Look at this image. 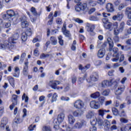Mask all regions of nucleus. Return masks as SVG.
Here are the masks:
<instances>
[{
    "instance_id": "nucleus-1",
    "label": "nucleus",
    "mask_w": 131,
    "mask_h": 131,
    "mask_svg": "<svg viewBox=\"0 0 131 131\" xmlns=\"http://www.w3.org/2000/svg\"><path fill=\"white\" fill-rule=\"evenodd\" d=\"M102 23H103V26L105 29H107L110 30V31H112L115 30V28H117L118 26V23L115 22L112 23L109 21V19L108 18H102Z\"/></svg>"
},
{
    "instance_id": "nucleus-2",
    "label": "nucleus",
    "mask_w": 131,
    "mask_h": 131,
    "mask_svg": "<svg viewBox=\"0 0 131 131\" xmlns=\"http://www.w3.org/2000/svg\"><path fill=\"white\" fill-rule=\"evenodd\" d=\"M19 39V34H14L12 37L9 38L6 47L9 49V50H13L16 48V43H17V40Z\"/></svg>"
},
{
    "instance_id": "nucleus-3",
    "label": "nucleus",
    "mask_w": 131,
    "mask_h": 131,
    "mask_svg": "<svg viewBox=\"0 0 131 131\" xmlns=\"http://www.w3.org/2000/svg\"><path fill=\"white\" fill-rule=\"evenodd\" d=\"M7 14L3 15V18L5 20H8L9 21H13V17L18 16V13L15 12L13 10H8L6 12Z\"/></svg>"
},
{
    "instance_id": "nucleus-4",
    "label": "nucleus",
    "mask_w": 131,
    "mask_h": 131,
    "mask_svg": "<svg viewBox=\"0 0 131 131\" xmlns=\"http://www.w3.org/2000/svg\"><path fill=\"white\" fill-rule=\"evenodd\" d=\"M107 41L108 42V43L109 45V51L110 52H113L114 53V55H119L118 53V48H113V47H114V44L113 43V40L111 39V38L108 37L107 39Z\"/></svg>"
},
{
    "instance_id": "nucleus-5",
    "label": "nucleus",
    "mask_w": 131,
    "mask_h": 131,
    "mask_svg": "<svg viewBox=\"0 0 131 131\" xmlns=\"http://www.w3.org/2000/svg\"><path fill=\"white\" fill-rule=\"evenodd\" d=\"M74 106L76 109H78L82 111H85V107H84V102L80 100H76L74 103Z\"/></svg>"
},
{
    "instance_id": "nucleus-6",
    "label": "nucleus",
    "mask_w": 131,
    "mask_h": 131,
    "mask_svg": "<svg viewBox=\"0 0 131 131\" xmlns=\"http://www.w3.org/2000/svg\"><path fill=\"white\" fill-rule=\"evenodd\" d=\"M125 27V23L124 21H122L120 23L119 28L118 27L116 28H115V30H114V35H118L119 33L122 32L123 30H124V28Z\"/></svg>"
},
{
    "instance_id": "nucleus-7",
    "label": "nucleus",
    "mask_w": 131,
    "mask_h": 131,
    "mask_svg": "<svg viewBox=\"0 0 131 131\" xmlns=\"http://www.w3.org/2000/svg\"><path fill=\"white\" fill-rule=\"evenodd\" d=\"M87 82L91 83V82H95L99 80V74L98 73L95 72L92 73L90 76V78L87 79Z\"/></svg>"
},
{
    "instance_id": "nucleus-8",
    "label": "nucleus",
    "mask_w": 131,
    "mask_h": 131,
    "mask_svg": "<svg viewBox=\"0 0 131 131\" xmlns=\"http://www.w3.org/2000/svg\"><path fill=\"white\" fill-rule=\"evenodd\" d=\"M60 83L61 82L58 80H51L49 82V85L53 90H60V88L57 86L58 84H60Z\"/></svg>"
},
{
    "instance_id": "nucleus-9",
    "label": "nucleus",
    "mask_w": 131,
    "mask_h": 131,
    "mask_svg": "<svg viewBox=\"0 0 131 131\" xmlns=\"http://www.w3.org/2000/svg\"><path fill=\"white\" fill-rule=\"evenodd\" d=\"M114 83V79H112L108 80H103L101 83V88H107L108 86H111Z\"/></svg>"
},
{
    "instance_id": "nucleus-10",
    "label": "nucleus",
    "mask_w": 131,
    "mask_h": 131,
    "mask_svg": "<svg viewBox=\"0 0 131 131\" xmlns=\"http://www.w3.org/2000/svg\"><path fill=\"white\" fill-rule=\"evenodd\" d=\"M86 7H88L86 3H84L83 4H77L75 7V11L77 12H80V11H84L85 9H86Z\"/></svg>"
},
{
    "instance_id": "nucleus-11",
    "label": "nucleus",
    "mask_w": 131,
    "mask_h": 131,
    "mask_svg": "<svg viewBox=\"0 0 131 131\" xmlns=\"http://www.w3.org/2000/svg\"><path fill=\"white\" fill-rule=\"evenodd\" d=\"M124 90H125V88H124V86H119L116 89L115 94L117 96V99H120L119 96L124 92Z\"/></svg>"
},
{
    "instance_id": "nucleus-12",
    "label": "nucleus",
    "mask_w": 131,
    "mask_h": 131,
    "mask_svg": "<svg viewBox=\"0 0 131 131\" xmlns=\"http://www.w3.org/2000/svg\"><path fill=\"white\" fill-rule=\"evenodd\" d=\"M18 96L16 95H12V104L10 105L9 108L10 110H13V109L15 107V106L17 104V99Z\"/></svg>"
},
{
    "instance_id": "nucleus-13",
    "label": "nucleus",
    "mask_w": 131,
    "mask_h": 131,
    "mask_svg": "<svg viewBox=\"0 0 131 131\" xmlns=\"http://www.w3.org/2000/svg\"><path fill=\"white\" fill-rule=\"evenodd\" d=\"M90 107L92 108V109H100V107H101V105L99 103V102L96 100H93L90 102Z\"/></svg>"
},
{
    "instance_id": "nucleus-14",
    "label": "nucleus",
    "mask_w": 131,
    "mask_h": 131,
    "mask_svg": "<svg viewBox=\"0 0 131 131\" xmlns=\"http://www.w3.org/2000/svg\"><path fill=\"white\" fill-rule=\"evenodd\" d=\"M90 122L92 125H96L97 123L99 126H102L104 124V121L100 118L96 119V120L90 121Z\"/></svg>"
},
{
    "instance_id": "nucleus-15",
    "label": "nucleus",
    "mask_w": 131,
    "mask_h": 131,
    "mask_svg": "<svg viewBox=\"0 0 131 131\" xmlns=\"http://www.w3.org/2000/svg\"><path fill=\"white\" fill-rule=\"evenodd\" d=\"M21 27L23 28H27L29 26V23L26 20V17L25 16L21 17Z\"/></svg>"
},
{
    "instance_id": "nucleus-16",
    "label": "nucleus",
    "mask_w": 131,
    "mask_h": 131,
    "mask_svg": "<svg viewBox=\"0 0 131 131\" xmlns=\"http://www.w3.org/2000/svg\"><path fill=\"white\" fill-rule=\"evenodd\" d=\"M123 18V14L119 13L117 15L113 16V20H117V21H121L122 18Z\"/></svg>"
},
{
    "instance_id": "nucleus-17",
    "label": "nucleus",
    "mask_w": 131,
    "mask_h": 131,
    "mask_svg": "<svg viewBox=\"0 0 131 131\" xmlns=\"http://www.w3.org/2000/svg\"><path fill=\"white\" fill-rule=\"evenodd\" d=\"M106 11L107 12H109L110 13H112L114 12V7H113V4L111 3H107L106 5Z\"/></svg>"
},
{
    "instance_id": "nucleus-18",
    "label": "nucleus",
    "mask_w": 131,
    "mask_h": 131,
    "mask_svg": "<svg viewBox=\"0 0 131 131\" xmlns=\"http://www.w3.org/2000/svg\"><path fill=\"white\" fill-rule=\"evenodd\" d=\"M83 113H84V111H81V110H78L74 111L73 113V114L74 116H75V117H78L79 116H81Z\"/></svg>"
},
{
    "instance_id": "nucleus-19",
    "label": "nucleus",
    "mask_w": 131,
    "mask_h": 131,
    "mask_svg": "<svg viewBox=\"0 0 131 131\" xmlns=\"http://www.w3.org/2000/svg\"><path fill=\"white\" fill-rule=\"evenodd\" d=\"M62 32L66 37H68L69 39H72L71 33H70V31L67 30V29H63Z\"/></svg>"
},
{
    "instance_id": "nucleus-20",
    "label": "nucleus",
    "mask_w": 131,
    "mask_h": 131,
    "mask_svg": "<svg viewBox=\"0 0 131 131\" xmlns=\"http://www.w3.org/2000/svg\"><path fill=\"white\" fill-rule=\"evenodd\" d=\"M83 126V121H78L74 125L75 128H81Z\"/></svg>"
},
{
    "instance_id": "nucleus-21",
    "label": "nucleus",
    "mask_w": 131,
    "mask_h": 131,
    "mask_svg": "<svg viewBox=\"0 0 131 131\" xmlns=\"http://www.w3.org/2000/svg\"><path fill=\"white\" fill-rule=\"evenodd\" d=\"M101 96V93L99 92H96L94 93H92L91 94L90 97L92 98V99H98L99 97Z\"/></svg>"
},
{
    "instance_id": "nucleus-22",
    "label": "nucleus",
    "mask_w": 131,
    "mask_h": 131,
    "mask_svg": "<svg viewBox=\"0 0 131 131\" xmlns=\"http://www.w3.org/2000/svg\"><path fill=\"white\" fill-rule=\"evenodd\" d=\"M103 125L106 130H108L109 129H110V122H109L108 120H105L104 121Z\"/></svg>"
},
{
    "instance_id": "nucleus-23",
    "label": "nucleus",
    "mask_w": 131,
    "mask_h": 131,
    "mask_svg": "<svg viewBox=\"0 0 131 131\" xmlns=\"http://www.w3.org/2000/svg\"><path fill=\"white\" fill-rule=\"evenodd\" d=\"M106 101V97H104V96H100L98 98V103L99 104V105H104V104H105V102Z\"/></svg>"
},
{
    "instance_id": "nucleus-24",
    "label": "nucleus",
    "mask_w": 131,
    "mask_h": 131,
    "mask_svg": "<svg viewBox=\"0 0 131 131\" xmlns=\"http://www.w3.org/2000/svg\"><path fill=\"white\" fill-rule=\"evenodd\" d=\"M97 56L98 58H103L105 56V50L102 49L98 51Z\"/></svg>"
},
{
    "instance_id": "nucleus-25",
    "label": "nucleus",
    "mask_w": 131,
    "mask_h": 131,
    "mask_svg": "<svg viewBox=\"0 0 131 131\" xmlns=\"http://www.w3.org/2000/svg\"><path fill=\"white\" fill-rule=\"evenodd\" d=\"M19 75H20V69H19V67H16L14 69V73L13 74V76L14 77H19Z\"/></svg>"
},
{
    "instance_id": "nucleus-26",
    "label": "nucleus",
    "mask_w": 131,
    "mask_h": 131,
    "mask_svg": "<svg viewBox=\"0 0 131 131\" xmlns=\"http://www.w3.org/2000/svg\"><path fill=\"white\" fill-rule=\"evenodd\" d=\"M64 118H65V114L64 113H60L58 115L57 119L59 122H63Z\"/></svg>"
},
{
    "instance_id": "nucleus-27",
    "label": "nucleus",
    "mask_w": 131,
    "mask_h": 131,
    "mask_svg": "<svg viewBox=\"0 0 131 131\" xmlns=\"http://www.w3.org/2000/svg\"><path fill=\"white\" fill-rule=\"evenodd\" d=\"M125 14L127 15V18L131 19V8L127 7L125 11Z\"/></svg>"
},
{
    "instance_id": "nucleus-28",
    "label": "nucleus",
    "mask_w": 131,
    "mask_h": 131,
    "mask_svg": "<svg viewBox=\"0 0 131 131\" xmlns=\"http://www.w3.org/2000/svg\"><path fill=\"white\" fill-rule=\"evenodd\" d=\"M68 120L70 124H73L75 122V119L74 117L72 115H70L68 116Z\"/></svg>"
},
{
    "instance_id": "nucleus-29",
    "label": "nucleus",
    "mask_w": 131,
    "mask_h": 131,
    "mask_svg": "<svg viewBox=\"0 0 131 131\" xmlns=\"http://www.w3.org/2000/svg\"><path fill=\"white\" fill-rule=\"evenodd\" d=\"M110 112V110H99L98 111L99 115H100V116H102V117L104 116V114L105 113H109Z\"/></svg>"
},
{
    "instance_id": "nucleus-30",
    "label": "nucleus",
    "mask_w": 131,
    "mask_h": 131,
    "mask_svg": "<svg viewBox=\"0 0 131 131\" xmlns=\"http://www.w3.org/2000/svg\"><path fill=\"white\" fill-rule=\"evenodd\" d=\"M87 31L89 32H93L95 29V25L88 24L87 25Z\"/></svg>"
},
{
    "instance_id": "nucleus-31",
    "label": "nucleus",
    "mask_w": 131,
    "mask_h": 131,
    "mask_svg": "<svg viewBox=\"0 0 131 131\" xmlns=\"http://www.w3.org/2000/svg\"><path fill=\"white\" fill-rule=\"evenodd\" d=\"M50 40L51 41V44L53 46H56L58 43V41L57 40V38L54 36L50 37Z\"/></svg>"
},
{
    "instance_id": "nucleus-32",
    "label": "nucleus",
    "mask_w": 131,
    "mask_h": 131,
    "mask_svg": "<svg viewBox=\"0 0 131 131\" xmlns=\"http://www.w3.org/2000/svg\"><path fill=\"white\" fill-rule=\"evenodd\" d=\"M93 116H95V112H94V111H91L88 112L87 115H86V118H88L89 119L92 118V117H93Z\"/></svg>"
},
{
    "instance_id": "nucleus-33",
    "label": "nucleus",
    "mask_w": 131,
    "mask_h": 131,
    "mask_svg": "<svg viewBox=\"0 0 131 131\" xmlns=\"http://www.w3.org/2000/svg\"><path fill=\"white\" fill-rule=\"evenodd\" d=\"M113 62H118L119 61V54H113V58L112 59Z\"/></svg>"
},
{
    "instance_id": "nucleus-34",
    "label": "nucleus",
    "mask_w": 131,
    "mask_h": 131,
    "mask_svg": "<svg viewBox=\"0 0 131 131\" xmlns=\"http://www.w3.org/2000/svg\"><path fill=\"white\" fill-rule=\"evenodd\" d=\"M110 94V90L109 89L104 90L103 91L101 92V95H102V96H104L105 97H107V96H109Z\"/></svg>"
},
{
    "instance_id": "nucleus-35",
    "label": "nucleus",
    "mask_w": 131,
    "mask_h": 131,
    "mask_svg": "<svg viewBox=\"0 0 131 131\" xmlns=\"http://www.w3.org/2000/svg\"><path fill=\"white\" fill-rule=\"evenodd\" d=\"M27 36H28L25 32L21 33V40L23 42H25L27 40Z\"/></svg>"
},
{
    "instance_id": "nucleus-36",
    "label": "nucleus",
    "mask_w": 131,
    "mask_h": 131,
    "mask_svg": "<svg viewBox=\"0 0 131 131\" xmlns=\"http://www.w3.org/2000/svg\"><path fill=\"white\" fill-rule=\"evenodd\" d=\"M88 3L91 7H95V6H97V2L95 1L89 0L88 1Z\"/></svg>"
},
{
    "instance_id": "nucleus-37",
    "label": "nucleus",
    "mask_w": 131,
    "mask_h": 131,
    "mask_svg": "<svg viewBox=\"0 0 131 131\" xmlns=\"http://www.w3.org/2000/svg\"><path fill=\"white\" fill-rule=\"evenodd\" d=\"M8 80L11 85H12V87L15 88V80H14V78L9 77Z\"/></svg>"
},
{
    "instance_id": "nucleus-38",
    "label": "nucleus",
    "mask_w": 131,
    "mask_h": 131,
    "mask_svg": "<svg viewBox=\"0 0 131 131\" xmlns=\"http://www.w3.org/2000/svg\"><path fill=\"white\" fill-rule=\"evenodd\" d=\"M58 39L59 40L58 42L59 45L61 46H64V40H63V37L60 35L59 36H58Z\"/></svg>"
},
{
    "instance_id": "nucleus-39",
    "label": "nucleus",
    "mask_w": 131,
    "mask_h": 131,
    "mask_svg": "<svg viewBox=\"0 0 131 131\" xmlns=\"http://www.w3.org/2000/svg\"><path fill=\"white\" fill-rule=\"evenodd\" d=\"M42 131H52V128L49 125H45L42 128Z\"/></svg>"
},
{
    "instance_id": "nucleus-40",
    "label": "nucleus",
    "mask_w": 131,
    "mask_h": 131,
    "mask_svg": "<svg viewBox=\"0 0 131 131\" xmlns=\"http://www.w3.org/2000/svg\"><path fill=\"white\" fill-rule=\"evenodd\" d=\"M24 33H26L28 36H31V35L32 34V31L30 28H28Z\"/></svg>"
},
{
    "instance_id": "nucleus-41",
    "label": "nucleus",
    "mask_w": 131,
    "mask_h": 131,
    "mask_svg": "<svg viewBox=\"0 0 131 131\" xmlns=\"http://www.w3.org/2000/svg\"><path fill=\"white\" fill-rule=\"evenodd\" d=\"M23 73V75H25V76H27V75H28V68H27V67H24Z\"/></svg>"
},
{
    "instance_id": "nucleus-42",
    "label": "nucleus",
    "mask_w": 131,
    "mask_h": 131,
    "mask_svg": "<svg viewBox=\"0 0 131 131\" xmlns=\"http://www.w3.org/2000/svg\"><path fill=\"white\" fill-rule=\"evenodd\" d=\"M57 97H58V95H57V93H54L52 98L51 102L54 103V102H56V101H57Z\"/></svg>"
},
{
    "instance_id": "nucleus-43",
    "label": "nucleus",
    "mask_w": 131,
    "mask_h": 131,
    "mask_svg": "<svg viewBox=\"0 0 131 131\" xmlns=\"http://www.w3.org/2000/svg\"><path fill=\"white\" fill-rule=\"evenodd\" d=\"M124 131H131V124H126L124 127Z\"/></svg>"
},
{
    "instance_id": "nucleus-44",
    "label": "nucleus",
    "mask_w": 131,
    "mask_h": 131,
    "mask_svg": "<svg viewBox=\"0 0 131 131\" xmlns=\"http://www.w3.org/2000/svg\"><path fill=\"white\" fill-rule=\"evenodd\" d=\"M89 19L90 21H99V18L95 16H91Z\"/></svg>"
},
{
    "instance_id": "nucleus-45",
    "label": "nucleus",
    "mask_w": 131,
    "mask_h": 131,
    "mask_svg": "<svg viewBox=\"0 0 131 131\" xmlns=\"http://www.w3.org/2000/svg\"><path fill=\"white\" fill-rule=\"evenodd\" d=\"M71 80H72V83H73V84H74L75 83H76V80H77V77L75 75H73L71 77Z\"/></svg>"
},
{
    "instance_id": "nucleus-46",
    "label": "nucleus",
    "mask_w": 131,
    "mask_h": 131,
    "mask_svg": "<svg viewBox=\"0 0 131 131\" xmlns=\"http://www.w3.org/2000/svg\"><path fill=\"white\" fill-rule=\"evenodd\" d=\"M29 98L27 96L25 93H24L23 96H22V100H25V102L26 103H28Z\"/></svg>"
},
{
    "instance_id": "nucleus-47",
    "label": "nucleus",
    "mask_w": 131,
    "mask_h": 131,
    "mask_svg": "<svg viewBox=\"0 0 131 131\" xmlns=\"http://www.w3.org/2000/svg\"><path fill=\"white\" fill-rule=\"evenodd\" d=\"M31 13H32V14L34 16H36V15H37V12H36V10L35 9V8H34V7L31 8Z\"/></svg>"
},
{
    "instance_id": "nucleus-48",
    "label": "nucleus",
    "mask_w": 131,
    "mask_h": 131,
    "mask_svg": "<svg viewBox=\"0 0 131 131\" xmlns=\"http://www.w3.org/2000/svg\"><path fill=\"white\" fill-rule=\"evenodd\" d=\"M102 61L101 60H95L94 64L95 66H101L102 65Z\"/></svg>"
},
{
    "instance_id": "nucleus-49",
    "label": "nucleus",
    "mask_w": 131,
    "mask_h": 131,
    "mask_svg": "<svg viewBox=\"0 0 131 131\" xmlns=\"http://www.w3.org/2000/svg\"><path fill=\"white\" fill-rule=\"evenodd\" d=\"M112 111L114 115H115V116H117V115H118V110H117L116 108L115 107L113 108Z\"/></svg>"
},
{
    "instance_id": "nucleus-50",
    "label": "nucleus",
    "mask_w": 131,
    "mask_h": 131,
    "mask_svg": "<svg viewBox=\"0 0 131 131\" xmlns=\"http://www.w3.org/2000/svg\"><path fill=\"white\" fill-rule=\"evenodd\" d=\"M25 57H26V53H23L21 55L20 61L21 62V63H23L24 59H25Z\"/></svg>"
},
{
    "instance_id": "nucleus-51",
    "label": "nucleus",
    "mask_w": 131,
    "mask_h": 131,
    "mask_svg": "<svg viewBox=\"0 0 131 131\" xmlns=\"http://www.w3.org/2000/svg\"><path fill=\"white\" fill-rule=\"evenodd\" d=\"M8 45V43H6L5 45L1 43L0 44V49H2V50H5L6 48H7V49H9L7 47V45Z\"/></svg>"
},
{
    "instance_id": "nucleus-52",
    "label": "nucleus",
    "mask_w": 131,
    "mask_h": 131,
    "mask_svg": "<svg viewBox=\"0 0 131 131\" xmlns=\"http://www.w3.org/2000/svg\"><path fill=\"white\" fill-rule=\"evenodd\" d=\"M36 127V125H30V126L28 128V129L29 131H32Z\"/></svg>"
},
{
    "instance_id": "nucleus-53",
    "label": "nucleus",
    "mask_w": 131,
    "mask_h": 131,
    "mask_svg": "<svg viewBox=\"0 0 131 131\" xmlns=\"http://www.w3.org/2000/svg\"><path fill=\"white\" fill-rule=\"evenodd\" d=\"M102 15L104 17L103 19H107V17H108V16H111V14L110 13H107L106 12H103L102 13Z\"/></svg>"
},
{
    "instance_id": "nucleus-54",
    "label": "nucleus",
    "mask_w": 131,
    "mask_h": 131,
    "mask_svg": "<svg viewBox=\"0 0 131 131\" xmlns=\"http://www.w3.org/2000/svg\"><path fill=\"white\" fill-rule=\"evenodd\" d=\"M95 11H96V8H92L90 9V10H89L88 13H89V15H92V14L93 13H94Z\"/></svg>"
},
{
    "instance_id": "nucleus-55",
    "label": "nucleus",
    "mask_w": 131,
    "mask_h": 131,
    "mask_svg": "<svg viewBox=\"0 0 131 131\" xmlns=\"http://www.w3.org/2000/svg\"><path fill=\"white\" fill-rule=\"evenodd\" d=\"M2 123H4L5 124H7L8 123V118L4 117L1 122Z\"/></svg>"
},
{
    "instance_id": "nucleus-56",
    "label": "nucleus",
    "mask_w": 131,
    "mask_h": 131,
    "mask_svg": "<svg viewBox=\"0 0 131 131\" xmlns=\"http://www.w3.org/2000/svg\"><path fill=\"white\" fill-rule=\"evenodd\" d=\"M56 23L57 24H62V23H63V21H62V19H61L60 18H57L56 19Z\"/></svg>"
},
{
    "instance_id": "nucleus-57",
    "label": "nucleus",
    "mask_w": 131,
    "mask_h": 131,
    "mask_svg": "<svg viewBox=\"0 0 131 131\" xmlns=\"http://www.w3.org/2000/svg\"><path fill=\"white\" fill-rule=\"evenodd\" d=\"M89 131H97V127L92 126L90 127Z\"/></svg>"
},
{
    "instance_id": "nucleus-58",
    "label": "nucleus",
    "mask_w": 131,
    "mask_h": 131,
    "mask_svg": "<svg viewBox=\"0 0 131 131\" xmlns=\"http://www.w3.org/2000/svg\"><path fill=\"white\" fill-rule=\"evenodd\" d=\"M114 40L115 42H118V41H119V37L118 36V35H115V36L114 37Z\"/></svg>"
},
{
    "instance_id": "nucleus-59",
    "label": "nucleus",
    "mask_w": 131,
    "mask_h": 131,
    "mask_svg": "<svg viewBox=\"0 0 131 131\" xmlns=\"http://www.w3.org/2000/svg\"><path fill=\"white\" fill-rule=\"evenodd\" d=\"M120 121H121V122H122L123 123H127V122H128V121L127 120V119H125V118H121Z\"/></svg>"
},
{
    "instance_id": "nucleus-60",
    "label": "nucleus",
    "mask_w": 131,
    "mask_h": 131,
    "mask_svg": "<svg viewBox=\"0 0 131 131\" xmlns=\"http://www.w3.org/2000/svg\"><path fill=\"white\" fill-rule=\"evenodd\" d=\"M105 106H109L112 104V100L106 101L105 102Z\"/></svg>"
},
{
    "instance_id": "nucleus-61",
    "label": "nucleus",
    "mask_w": 131,
    "mask_h": 131,
    "mask_svg": "<svg viewBox=\"0 0 131 131\" xmlns=\"http://www.w3.org/2000/svg\"><path fill=\"white\" fill-rule=\"evenodd\" d=\"M21 122H22V121H21V119H20V118H17L15 119V123H21Z\"/></svg>"
},
{
    "instance_id": "nucleus-62",
    "label": "nucleus",
    "mask_w": 131,
    "mask_h": 131,
    "mask_svg": "<svg viewBox=\"0 0 131 131\" xmlns=\"http://www.w3.org/2000/svg\"><path fill=\"white\" fill-rule=\"evenodd\" d=\"M105 2L106 0H98V3L99 4V5H103L105 4Z\"/></svg>"
},
{
    "instance_id": "nucleus-63",
    "label": "nucleus",
    "mask_w": 131,
    "mask_h": 131,
    "mask_svg": "<svg viewBox=\"0 0 131 131\" xmlns=\"http://www.w3.org/2000/svg\"><path fill=\"white\" fill-rule=\"evenodd\" d=\"M125 7V6L124 5V4H121L119 6L118 9H119V11H121V10H122V9H123Z\"/></svg>"
},
{
    "instance_id": "nucleus-64",
    "label": "nucleus",
    "mask_w": 131,
    "mask_h": 131,
    "mask_svg": "<svg viewBox=\"0 0 131 131\" xmlns=\"http://www.w3.org/2000/svg\"><path fill=\"white\" fill-rule=\"evenodd\" d=\"M61 101H69L70 99L68 97H65L64 96H62L61 97Z\"/></svg>"
}]
</instances>
